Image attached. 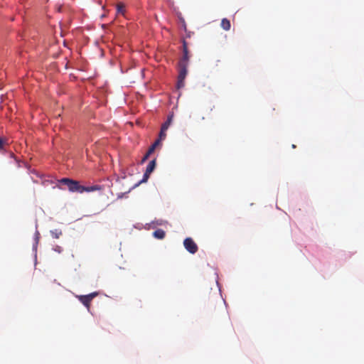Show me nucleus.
<instances>
[{"label": "nucleus", "instance_id": "f257e3e1", "mask_svg": "<svg viewBox=\"0 0 364 364\" xmlns=\"http://www.w3.org/2000/svg\"><path fill=\"white\" fill-rule=\"evenodd\" d=\"M59 183L65 185L70 192L82 193L84 192V186L80 184V182L68 178H63L59 180Z\"/></svg>", "mask_w": 364, "mask_h": 364}, {"label": "nucleus", "instance_id": "f03ea898", "mask_svg": "<svg viewBox=\"0 0 364 364\" xmlns=\"http://www.w3.org/2000/svg\"><path fill=\"white\" fill-rule=\"evenodd\" d=\"M98 295L97 292H92L87 295L77 296L78 300L89 310L92 299Z\"/></svg>", "mask_w": 364, "mask_h": 364}, {"label": "nucleus", "instance_id": "7ed1b4c3", "mask_svg": "<svg viewBox=\"0 0 364 364\" xmlns=\"http://www.w3.org/2000/svg\"><path fill=\"white\" fill-rule=\"evenodd\" d=\"M183 245L186 250L191 254H195L198 249L196 243L191 237H187L184 240Z\"/></svg>", "mask_w": 364, "mask_h": 364}, {"label": "nucleus", "instance_id": "20e7f679", "mask_svg": "<svg viewBox=\"0 0 364 364\" xmlns=\"http://www.w3.org/2000/svg\"><path fill=\"white\" fill-rule=\"evenodd\" d=\"M188 63H178L179 71L178 78L181 80H185L187 73H188Z\"/></svg>", "mask_w": 364, "mask_h": 364}, {"label": "nucleus", "instance_id": "39448f33", "mask_svg": "<svg viewBox=\"0 0 364 364\" xmlns=\"http://www.w3.org/2000/svg\"><path fill=\"white\" fill-rule=\"evenodd\" d=\"M159 145V140H156L155 142L149 148L146 154L143 156L141 163H144L149 157V156L154 151L156 146Z\"/></svg>", "mask_w": 364, "mask_h": 364}, {"label": "nucleus", "instance_id": "423d86ee", "mask_svg": "<svg viewBox=\"0 0 364 364\" xmlns=\"http://www.w3.org/2000/svg\"><path fill=\"white\" fill-rule=\"evenodd\" d=\"M189 55H188V50L187 43L183 41V57L180 60L179 63H188Z\"/></svg>", "mask_w": 364, "mask_h": 364}, {"label": "nucleus", "instance_id": "0eeeda50", "mask_svg": "<svg viewBox=\"0 0 364 364\" xmlns=\"http://www.w3.org/2000/svg\"><path fill=\"white\" fill-rule=\"evenodd\" d=\"M102 187L100 185H94L91 186H84V192H93L96 191H102Z\"/></svg>", "mask_w": 364, "mask_h": 364}, {"label": "nucleus", "instance_id": "6e6552de", "mask_svg": "<svg viewBox=\"0 0 364 364\" xmlns=\"http://www.w3.org/2000/svg\"><path fill=\"white\" fill-rule=\"evenodd\" d=\"M153 235L157 239L162 240L165 237L166 233L164 230L158 229L153 232Z\"/></svg>", "mask_w": 364, "mask_h": 364}, {"label": "nucleus", "instance_id": "1a4fd4ad", "mask_svg": "<svg viewBox=\"0 0 364 364\" xmlns=\"http://www.w3.org/2000/svg\"><path fill=\"white\" fill-rule=\"evenodd\" d=\"M220 26L225 31H229L231 26L230 21L225 18L222 19Z\"/></svg>", "mask_w": 364, "mask_h": 364}, {"label": "nucleus", "instance_id": "9d476101", "mask_svg": "<svg viewBox=\"0 0 364 364\" xmlns=\"http://www.w3.org/2000/svg\"><path fill=\"white\" fill-rule=\"evenodd\" d=\"M156 165V159H154L149 163L148 166H146V171L148 173H151L153 172V171L154 170Z\"/></svg>", "mask_w": 364, "mask_h": 364}, {"label": "nucleus", "instance_id": "9b49d317", "mask_svg": "<svg viewBox=\"0 0 364 364\" xmlns=\"http://www.w3.org/2000/svg\"><path fill=\"white\" fill-rule=\"evenodd\" d=\"M173 115L168 116L167 120L161 125L162 129L167 130L171 123Z\"/></svg>", "mask_w": 364, "mask_h": 364}, {"label": "nucleus", "instance_id": "f8f14e48", "mask_svg": "<svg viewBox=\"0 0 364 364\" xmlns=\"http://www.w3.org/2000/svg\"><path fill=\"white\" fill-rule=\"evenodd\" d=\"M125 11V6L122 3H118L117 5V13L124 14Z\"/></svg>", "mask_w": 364, "mask_h": 364}, {"label": "nucleus", "instance_id": "ddd939ff", "mask_svg": "<svg viewBox=\"0 0 364 364\" xmlns=\"http://www.w3.org/2000/svg\"><path fill=\"white\" fill-rule=\"evenodd\" d=\"M50 235H52L53 237L58 239L60 236L62 235V231L60 230L55 229L50 231Z\"/></svg>", "mask_w": 364, "mask_h": 364}, {"label": "nucleus", "instance_id": "4468645a", "mask_svg": "<svg viewBox=\"0 0 364 364\" xmlns=\"http://www.w3.org/2000/svg\"><path fill=\"white\" fill-rule=\"evenodd\" d=\"M166 130H164V129H162V128H161V131H160L159 135V139H157V140H159V143L161 142V140L165 139V138L166 136Z\"/></svg>", "mask_w": 364, "mask_h": 364}, {"label": "nucleus", "instance_id": "2eb2a0df", "mask_svg": "<svg viewBox=\"0 0 364 364\" xmlns=\"http://www.w3.org/2000/svg\"><path fill=\"white\" fill-rule=\"evenodd\" d=\"M184 80H181L180 78H178V82H177V88L178 89H181L185 86Z\"/></svg>", "mask_w": 364, "mask_h": 364}, {"label": "nucleus", "instance_id": "dca6fc26", "mask_svg": "<svg viewBox=\"0 0 364 364\" xmlns=\"http://www.w3.org/2000/svg\"><path fill=\"white\" fill-rule=\"evenodd\" d=\"M151 173H148L146 171H145V173H144L143 178L141 180L140 183H144L146 182L148 178L150 176Z\"/></svg>", "mask_w": 364, "mask_h": 364}, {"label": "nucleus", "instance_id": "f3484780", "mask_svg": "<svg viewBox=\"0 0 364 364\" xmlns=\"http://www.w3.org/2000/svg\"><path fill=\"white\" fill-rule=\"evenodd\" d=\"M53 250L55 252H58V253H61V252H63V248H62L60 246H59V245H55V246L53 248Z\"/></svg>", "mask_w": 364, "mask_h": 364}, {"label": "nucleus", "instance_id": "a211bd4d", "mask_svg": "<svg viewBox=\"0 0 364 364\" xmlns=\"http://www.w3.org/2000/svg\"><path fill=\"white\" fill-rule=\"evenodd\" d=\"M4 144H5V141L2 138H0V151L4 149Z\"/></svg>", "mask_w": 364, "mask_h": 364}, {"label": "nucleus", "instance_id": "6ab92c4d", "mask_svg": "<svg viewBox=\"0 0 364 364\" xmlns=\"http://www.w3.org/2000/svg\"><path fill=\"white\" fill-rule=\"evenodd\" d=\"M215 296H216V299L218 300V301L220 302V304H222V301L220 300V298L219 297L218 294L217 293H215Z\"/></svg>", "mask_w": 364, "mask_h": 364}]
</instances>
